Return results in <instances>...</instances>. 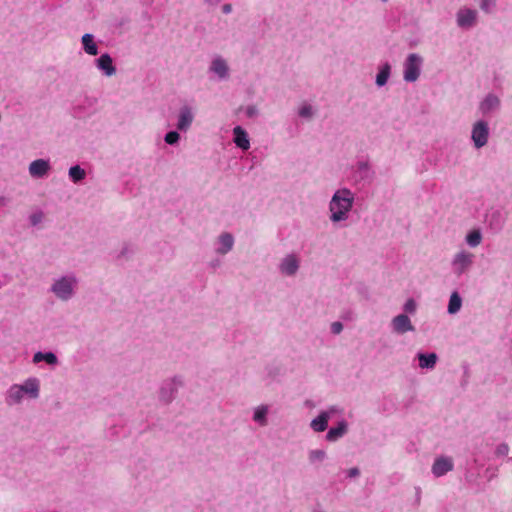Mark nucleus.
Wrapping results in <instances>:
<instances>
[{
  "label": "nucleus",
  "instance_id": "1",
  "mask_svg": "<svg viewBox=\"0 0 512 512\" xmlns=\"http://www.w3.org/2000/svg\"><path fill=\"white\" fill-rule=\"evenodd\" d=\"M356 194L348 187H340L333 193L329 203V220L332 224L347 222L355 204Z\"/></svg>",
  "mask_w": 512,
  "mask_h": 512
},
{
  "label": "nucleus",
  "instance_id": "42",
  "mask_svg": "<svg viewBox=\"0 0 512 512\" xmlns=\"http://www.w3.org/2000/svg\"><path fill=\"white\" fill-rule=\"evenodd\" d=\"M206 5L217 6L222 0H203Z\"/></svg>",
  "mask_w": 512,
  "mask_h": 512
},
{
  "label": "nucleus",
  "instance_id": "16",
  "mask_svg": "<svg viewBox=\"0 0 512 512\" xmlns=\"http://www.w3.org/2000/svg\"><path fill=\"white\" fill-rule=\"evenodd\" d=\"M50 170V161L43 158L33 160L28 166L29 175L34 179H42L47 177Z\"/></svg>",
  "mask_w": 512,
  "mask_h": 512
},
{
  "label": "nucleus",
  "instance_id": "40",
  "mask_svg": "<svg viewBox=\"0 0 512 512\" xmlns=\"http://www.w3.org/2000/svg\"><path fill=\"white\" fill-rule=\"evenodd\" d=\"M359 473H360L359 469L356 468V467L351 468V469L348 470V476L351 477V478L352 477H357L359 475Z\"/></svg>",
  "mask_w": 512,
  "mask_h": 512
},
{
  "label": "nucleus",
  "instance_id": "18",
  "mask_svg": "<svg viewBox=\"0 0 512 512\" xmlns=\"http://www.w3.org/2000/svg\"><path fill=\"white\" fill-rule=\"evenodd\" d=\"M270 413V406L268 404H260L252 409V420L259 427H266L269 423L268 415Z\"/></svg>",
  "mask_w": 512,
  "mask_h": 512
},
{
  "label": "nucleus",
  "instance_id": "27",
  "mask_svg": "<svg viewBox=\"0 0 512 512\" xmlns=\"http://www.w3.org/2000/svg\"><path fill=\"white\" fill-rule=\"evenodd\" d=\"M462 307V298L458 292H453L450 295L447 311L449 314H456Z\"/></svg>",
  "mask_w": 512,
  "mask_h": 512
},
{
  "label": "nucleus",
  "instance_id": "19",
  "mask_svg": "<svg viewBox=\"0 0 512 512\" xmlns=\"http://www.w3.org/2000/svg\"><path fill=\"white\" fill-rule=\"evenodd\" d=\"M233 142L238 148L244 151H247L250 148V139L248 133L243 127L239 125L233 128Z\"/></svg>",
  "mask_w": 512,
  "mask_h": 512
},
{
  "label": "nucleus",
  "instance_id": "14",
  "mask_svg": "<svg viewBox=\"0 0 512 512\" xmlns=\"http://www.w3.org/2000/svg\"><path fill=\"white\" fill-rule=\"evenodd\" d=\"M235 238L230 232H222L215 240L214 251L217 255L224 256L232 251Z\"/></svg>",
  "mask_w": 512,
  "mask_h": 512
},
{
  "label": "nucleus",
  "instance_id": "37",
  "mask_svg": "<svg viewBox=\"0 0 512 512\" xmlns=\"http://www.w3.org/2000/svg\"><path fill=\"white\" fill-rule=\"evenodd\" d=\"M245 115L248 118H255L259 115V109L255 105H248L245 108Z\"/></svg>",
  "mask_w": 512,
  "mask_h": 512
},
{
  "label": "nucleus",
  "instance_id": "3",
  "mask_svg": "<svg viewBox=\"0 0 512 512\" xmlns=\"http://www.w3.org/2000/svg\"><path fill=\"white\" fill-rule=\"evenodd\" d=\"M78 287V278L74 273L59 276L53 280L50 291L61 301L72 299Z\"/></svg>",
  "mask_w": 512,
  "mask_h": 512
},
{
  "label": "nucleus",
  "instance_id": "13",
  "mask_svg": "<svg viewBox=\"0 0 512 512\" xmlns=\"http://www.w3.org/2000/svg\"><path fill=\"white\" fill-rule=\"evenodd\" d=\"M195 112L192 107L184 105L180 107L177 114L176 129L180 132H187L194 121Z\"/></svg>",
  "mask_w": 512,
  "mask_h": 512
},
{
  "label": "nucleus",
  "instance_id": "25",
  "mask_svg": "<svg viewBox=\"0 0 512 512\" xmlns=\"http://www.w3.org/2000/svg\"><path fill=\"white\" fill-rule=\"evenodd\" d=\"M329 418L322 411L319 413L317 417H315L311 423L310 427L315 432H324L328 427Z\"/></svg>",
  "mask_w": 512,
  "mask_h": 512
},
{
  "label": "nucleus",
  "instance_id": "8",
  "mask_svg": "<svg viewBox=\"0 0 512 512\" xmlns=\"http://www.w3.org/2000/svg\"><path fill=\"white\" fill-rule=\"evenodd\" d=\"M473 262V253L466 250H460L454 254L451 260L452 271L456 276H461L471 268Z\"/></svg>",
  "mask_w": 512,
  "mask_h": 512
},
{
  "label": "nucleus",
  "instance_id": "9",
  "mask_svg": "<svg viewBox=\"0 0 512 512\" xmlns=\"http://www.w3.org/2000/svg\"><path fill=\"white\" fill-rule=\"evenodd\" d=\"M184 385L182 376L175 375L165 380L159 391V399L164 403H170L174 398L179 389Z\"/></svg>",
  "mask_w": 512,
  "mask_h": 512
},
{
  "label": "nucleus",
  "instance_id": "30",
  "mask_svg": "<svg viewBox=\"0 0 512 512\" xmlns=\"http://www.w3.org/2000/svg\"><path fill=\"white\" fill-rule=\"evenodd\" d=\"M314 114H315V111H314L313 106L308 103H303L298 108V115H299V117H301L303 119L310 120L313 118Z\"/></svg>",
  "mask_w": 512,
  "mask_h": 512
},
{
  "label": "nucleus",
  "instance_id": "23",
  "mask_svg": "<svg viewBox=\"0 0 512 512\" xmlns=\"http://www.w3.org/2000/svg\"><path fill=\"white\" fill-rule=\"evenodd\" d=\"M82 48L84 52L91 56H96L98 54V45L94 40V35L90 33H86L81 38Z\"/></svg>",
  "mask_w": 512,
  "mask_h": 512
},
{
  "label": "nucleus",
  "instance_id": "4",
  "mask_svg": "<svg viewBox=\"0 0 512 512\" xmlns=\"http://www.w3.org/2000/svg\"><path fill=\"white\" fill-rule=\"evenodd\" d=\"M424 59L418 53H410L403 62V80L407 83L416 82L422 72Z\"/></svg>",
  "mask_w": 512,
  "mask_h": 512
},
{
  "label": "nucleus",
  "instance_id": "20",
  "mask_svg": "<svg viewBox=\"0 0 512 512\" xmlns=\"http://www.w3.org/2000/svg\"><path fill=\"white\" fill-rule=\"evenodd\" d=\"M391 64L389 62H384L378 66V72L375 77V84L377 87H383L387 84L390 76H391Z\"/></svg>",
  "mask_w": 512,
  "mask_h": 512
},
{
  "label": "nucleus",
  "instance_id": "11",
  "mask_svg": "<svg viewBox=\"0 0 512 512\" xmlns=\"http://www.w3.org/2000/svg\"><path fill=\"white\" fill-rule=\"evenodd\" d=\"M501 108V100L494 93H488L479 102L478 110L483 116H490L498 112Z\"/></svg>",
  "mask_w": 512,
  "mask_h": 512
},
{
  "label": "nucleus",
  "instance_id": "12",
  "mask_svg": "<svg viewBox=\"0 0 512 512\" xmlns=\"http://www.w3.org/2000/svg\"><path fill=\"white\" fill-rule=\"evenodd\" d=\"M390 327L392 332L397 335H403L405 333L415 331V327L411 319L405 313H401L393 317L390 322Z\"/></svg>",
  "mask_w": 512,
  "mask_h": 512
},
{
  "label": "nucleus",
  "instance_id": "6",
  "mask_svg": "<svg viewBox=\"0 0 512 512\" xmlns=\"http://www.w3.org/2000/svg\"><path fill=\"white\" fill-rule=\"evenodd\" d=\"M479 13L476 9L462 6L455 14L456 25L462 30H470L478 24Z\"/></svg>",
  "mask_w": 512,
  "mask_h": 512
},
{
  "label": "nucleus",
  "instance_id": "34",
  "mask_svg": "<svg viewBox=\"0 0 512 512\" xmlns=\"http://www.w3.org/2000/svg\"><path fill=\"white\" fill-rule=\"evenodd\" d=\"M179 132L180 131H178L177 129L173 130V131L167 132L165 134V136H164L165 143L168 144V145H176V144H178V142L180 140Z\"/></svg>",
  "mask_w": 512,
  "mask_h": 512
},
{
  "label": "nucleus",
  "instance_id": "28",
  "mask_svg": "<svg viewBox=\"0 0 512 512\" xmlns=\"http://www.w3.org/2000/svg\"><path fill=\"white\" fill-rule=\"evenodd\" d=\"M482 238L481 231L479 229H474L467 233L465 242L469 247L475 248L481 244Z\"/></svg>",
  "mask_w": 512,
  "mask_h": 512
},
{
  "label": "nucleus",
  "instance_id": "36",
  "mask_svg": "<svg viewBox=\"0 0 512 512\" xmlns=\"http://www.w3.org/2000/svg\"><path fill=\"white\" fill-rule=\"evenodd\" d=\"M405 314H414L417 309V304L414 299H408L403 306Z\"/></svg>",
  "mask_w": 512,
  "mask_h": 512
},
{
  "label": "nucleus",
  "instance_id": "15",
  "mask_svg": "<svg viewBox=\"0 0 512 512\" xmlns=\"http://www.w3.org/2000/svg\"><path fill=\"white\" fill-rule=\"evenodd\" d=\"M454 469V462L452 457L450 456H438L435 458L431 472L432 474L439 478L446 475L448 472H451Z\"/></svg>",
  "mask_w": 512,
  "mask_h": 512
},
{
  "label": "nucleus",
  "instance_id": "21",
  "mask_svg": "<svg viewBox=\"0 0 512 512\" xmlns=\"http://www.w3.org/2000/svg\"><path fill=\"white\" fill-rule=\"evenodd\" d=\"M348 431V424L345 420H341L338 422L336 427H332L328 430L326 434V439L329 442H335L338 439L342 438Z\"/></svg>",
  "mask_w": 512,
  "mask_h": 512
},
{
  "label": "nucleus",
  "instance_id": "44",
  "mask_svg": "<svg viewBox=\"0 0 512 512\" xmlns=\"http://www.w3.org/2000/svg\"><path fill=\"white\" fill-rule=\"evenodd\" d=\"M38 222V218H36L35 216L32 217V223L33 224H36Z\"/></svg>",
  "mask_w": 512,
  "mask_h": 512
},
{
  "label": "nucleus",
  "instance_id": "33",
  "mask_svg": "<svg viewBox=\"0 0 512 512\" xmlns=\"http://www.w3.org/2000/svg\"><path fill=\"white\" fill-rule=\"evenodd\" d=\"M134 253L133 245L124 243L117 254V259H127Z\"/></svg>",
  "mask_w": 512,
  "mask_h": 512
},
{
  "label": "nucleus",
  "instance_id": "5",
  "mask_svg": "<svg viewBox=\"0 0 512 512\" xmlns=\"http://www.w3.org/2000/svg\"><path fill=\"white\" fill-rule=\"evenodd\" d=\"M301 267V258L297 253L291 252L284 255L278 262V272L284 276L293 278L295 277Z\"/></svg>",
  "mask_w": 512,
  "mask_h": 512
},
{
  "label": "nucleus",
  "instance_id": "32",
  "mask_svg": "<svg viewBox=\"0 0 512 512\" xmlns=\"http://www.w3.org/2000/svg\"><path fill=\"white\" fill-rule=\"evenodd\" d=\"M481 11L485 14H492L496 9V0H477Z\"/></svg>",
  "mask_w": 512,
  "mask_h": 512
},
{
  "label": "nucleus",
  "instance_id": "22",
  "mask_svg": "<svg viewBox=\"0 0 512 512\" xmlns=\"http://www.w3.org/2000/svg\"><path fill=\"white\" fill-rule=\"evenodd\" d=\"M416 357L419 361V367L421 369H428V370L434 369V367L436 366L437 360H438V356L434 352H431V353L419 352V353H417Z\"/></svg>",
  "mask_w": 512,
  "mask_h": 512
},
{
  "label": "nucleus",
  "instance_id": "43",
  "mask_svg": "<svg viewBox=\"0 0 512 512\" xmlns=\"http://www.w3.org/2000/svg\"><path fill=\"white\" fill-rule=\"evenodd\" d=\"M209 266L213 269H216L217 267L220 266V261L219 260H213L210 262Z\"/></svg>",
  "mask_w": 512,
  "mask_h": 512
},
{
  "label": "nucleus",
  "instance_id": "24",
  "mask_svg": "<svg viewBox=\"0 0 512 512\" xmlns=\"http://www.w3.org/2000/svg\"><path fill=\"white\" fill-rule=\"evenodd\" d=\"M45 361L50 366H56L58 364V358L53 352H41L38 351L33 355L32 362L38 364Z\"/></svg>",
  "mask_w": 512,
  "mask_h": 512
},
{
  "label": "nucleus",
  "instance_id": "2",
  "mask_svg": "<svg viewBox=\"0 0 512 512\" xmlns=\"http://www.w3.org/2000/svg\"><path fill=\"white\" fill-rule=\"evenodd\" d=\"M40 396V380L29 377L21 384L11 385L5 393L8 406L20 405L25 399L35 400Z\"/></svg>",
  "mask_w": 512,
  "mask_h": 512
},
{
  "label": "nucleus",
  "instance_id": "31",
  "mask_svg": "<svg viewBox=\"0 0 512 512\" xmlns=\"http://www.w3.org/2000/svg\"><path fill=\"white\" fill-rule=\"evenodd\" d=\"M326 456V452L322 449L310 450L308 453V459L311 464L324 461Z\"/></svg>",
  "mask_w": 512,
  "mask_h": 512
},
{
  "label": "nucleus",
  "instance_id": "39",
  "mask_svg": "<svg viewBox=\"0 0 512 512\" xmlns=\"http://www.w3.org/2000/svg\"><path fill=\"white\" fill-rule=\"evenodd\" d=\"M330 330L334 335H338L343 331V324L339 321H335L331 324Z\"/></svg>",
  "mask_w": 512,
  "mask_h": 512
},
{
  "label": "nucleus",
  "instance_id": "7",
  "mask_svg": "<svg viewBox=\"0 0 512 512\" xmlns=\"http://www.w3.org/2000/svg\"><path fill=\"white\" fill-rule=\"evenodd\" d=\"M490 136L489 124L487 121L477 120L471 128V140L474 148L481 149L487 145Z\"/></svg>",
  "mask_w": 512,
  "mask_h": 512
},
{
  "label": "nucleus",
  "instance_id": "35",
  "mask_svg": "<svg viewBox=\"0 0 512 512\" xmlns=\"http://www.w3.org/2000/svg\"><path fill=\"white\" fill-rule=\"evenodd\" d=\"M322 412L326 414L327 417L330 419L334 415L343 414L344 410L338 405H332L328 407L326 410H323Z\"/></svg>",
  "mask_w": 512,
  "mask_h": 512
},
{
  "label": "nucleus",
  "instance_id": "41",
  "mask_svg": "<svg viewBox=\"0 0 512 512\" xmlns=\"http://www.w3.org/2000/svg\"><path fill=\"white\" fill-rule=\"evenodd\" d=\"M222 12L224 14H230L232 12V5L227 3L222 6Z\"/></svg>",
  "mask_w": 512,
  "mask_h": 512
},
{
  "label": "nucleus",
  "instance_id": "45",
  "mask_svg": "<svg viewBox=\"0 0 512 512\" xmlns=\"http://www.w3.org/2000/svg\"><path fill=\"white\" fill-rule=\"evenodd\" d=\"M508 461L512 463V457L508 458Z\"/></svg>",
  "mask_w": 512,
  "mask_h": 512
},
{
  "label": "nucleus",
  "instance_id": "10",
  "mask_svg": "<svg viewBox=\"0 0 512 512\" xmlns=\"http://www.w3.org/2000/svg\"><path fill=\"white\" fill-rule=\"evenodd\" d=\"M208 72L215 75L217 80L225 81L230 77V67L221 55H215L209 65Z\"/></svg>",
  "mask_w": 512,
  "mask_h": 512
},
{
  "label": "nucleus",
  "instance_id": "17",
  "mask_svg": "<svg viewBox=\"0 0 512 512\" xmlns=\"http://www.w3.org/2000/svg\"><path fill=\"white\" fill-rule=\"evenodd\" d=\"M95 66L106 77H112L116 74V67L113 64V59L108 53L102 54L95 60Z\"/></svg>",
  "mask_w": 512,
  "mask_h": 512
},
{
  "label": "nucleus",
  "instance_id": "26",
  "mask_svg": "<svg viewBox=\"0 0 512 512\" xmlns=\"http://www.w3.org/2000/svg\"><path fill=\"white\" fill-rule=\"evenodd\" d=\"M70 180L77 184L86 178V171L80 165L71 166L68 170Z\"/></svg>",
  "mask_w": 512,
  "mask_h": 512
},
{
  "label": "nucleus",
  "instance_id": "29",
  "mask_svg": "<svg viewBox=\"0 0 512 512\" xmlns=\"http://www.w3.org/2000/svg\"><path fill=\"white\" fill-rule=\"evenodd\" d=\"M356 172L362 180L371 179L373 171L368 161H358L356 164Z\"/></svg>",
  "mask_w": 512,
  "mask_h": 512
},
{
  "label": "nucleus",
  "instance_id": "38",
  "mask_svg": "<svg viewBox=\"0 0 512 512\" xmlns=\"http://www.w3.org/2000/svg\"><path fill=\"white\" fill-rule=\"evenodd\" d=\"M509 452V446L506 443L499 444L495 449L496 456H506Z\"/></svg>",
  "mask_w": 512,
  "mask_h": 512
}]
</instances>
